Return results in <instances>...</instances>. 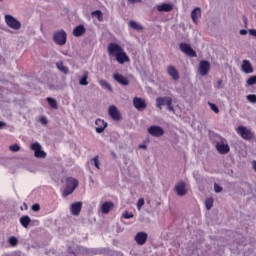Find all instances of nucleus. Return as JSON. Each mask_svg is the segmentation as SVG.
Masks as SVG:
<instances>
[{"label":"nucleus","instance_id":"nucleus-7","mask_svg":"<svg viewBox=\"0 0 256 256\" xmlns=\"http://www.w3.org/2000/svg\"><path fill=\"white\" fill-rule=\"evenodd\" d=\"M237 133L240 135V137H242V139H245L246 141H249L254 137L253 132H251V130L247 129L245 126H239L237 128Z\"/></svg>","mask_w":256,"mask_h":256},{"label":"nucleus","instance_id":"nucleus-39","mask_svg":"<svg viewBox=\"0 0 256 256\" xmlns=\"http://www.w3.org/2000/svg\"><path fill=\"white\" fill-rule=\"evenodd\" d=\"M247 99L250 103H256V95L255 94H249L247 96Z\"/></svg>","mask_w":256,"mask_h":256},{"label":"nucleus","instance_id":"nucleus-22","mask_svg":"<svg viewBox=\"0 0 256 256\" xmlns=\"http://www.w3.org/2000/svg\"><path fill=\"white\" fill-rule=\"evenodd\" d=\"M242 71L247 75L253 73V66L249 60H243L242 62Z\"/></svg>","mask_w":256,"mask_h":256},{"label":"nucleus","instance_id":"nucleus-32","mask_svg":"<svg viewBox=\"0 0 256 256\" xmlns=\"http://www.w3.org/2000/svg\"><path fill=\"white\" fill-rule=\"evenodd\" d=\"M166 106H167L168 111L175 113V108L173 107V98H168V100L166 102Z\"/></svg>","mask_w":256,"mask_h":256},{"label":"nucleus","instance_id":"nucleus-23","mask_svg":"<svg viewBox=\"0 0 256 256\" xmlns=\"http://www.w3.org/2000/svg\"><path fill=\"white\" fill-rule=\"evenodd\" d=\"M157 11L161 12H166L169 13L170 11H173V5L168 4V3H164V4H160L158 6H156Z\"/></svg>","mask_w":256,"mask_h":256},{"label":"nucleus","instance_id":"nucleus-21","mask_svg":"<svg viewBox=\"0 0 256 256\" xmlns=\"http://www.w3.org/2000/svg\"><path fill=\"white\" fill-rule=\"evenodd\" d=\"M115 204L113 202H104L101 206V212L107 215L110 211H113Z\"/></svg>","mask_w":256,"mask_h":256},{"label":"nucleus","instance_id":"nucleus-45","mask_svg":"<svg viewBox=\"0 0 256 256\" xmlns=\"http://www.w3.org/2000/svg\"><path fill=\"white\" fill-rule=\"evenodd\" d=\"M32 211H41V206L39 204H33L32 205Z\"/></svg>","mask_w":256,"mask_h":256},{"label":"nucleus","instance_id":"nucleus-46","mask_svg":"<svg viewBox=\"0 0 256 256\" xmlns=\"http://www.w3.org/2000/svg\"><path fill=\"white\" fill-rule=\"evenodd\" d=\"M40 122L42 123V125H47V123H48L47 118H45V117H41Z\"/></svg>","mask_w":256,"mask_h":256},{"label":"nucleus","instance_id":"nucleus-9","mask_svg":"<svg viewBox=\"0 0 256 256\" xmlns=\"http://www.w3.org/2000/svg\"><path fill=\"white\" fill-rule=\"evenodd\" d=\"M148 133L152 135V137H163V135H165V130H163L161 126H150L148 128Z\"/></svg>","mask_w":256,"mask_h":256},{"label":"nucleus","instance_id":"nucleus-42","mask_svg":"<svg viewBox=\"0 0 256 256\" xmlns=\"http://www.w3.org/2000/svg\"><path fill=\"white\" fill-rule=\"evenodd\" d=\"M143 205H145V199L140 198L137 202V209H141V207H143Z\"/></svg>","mask_w":256,"mask_h":256},{"label":"nucleus","instance_id":"nucleus-35","mask_svg":"<svg viewBox=\"0 0 256 256\" xmlns=\"http://www.w3.org/2000/svg\"><path fill=\"white\" fill-rule=\"evenodd\" d=\"M206 209H211L213 207V198H208L205 201Z\"/></svg>","mask_w":256,"mask_h":256},{"label":"nucleus","instance_id":"nucleus-16","mask_svg":"<svg viewBox=\"0 0 256 256\" xmlns=\"http://www.w3.org/2000/svg\"><path fill=\"white\" fill-rule=\"evenodd\" d=\"M175 191L179 197L187 195V184L185 182H180L175 186Z\"/></svg>","mask_w":256,"mask_h":256},{"label":"nucleus","instance_id":"nucleus-25","mask_svg":"<svg viewBox=\"0 0 256 256\" xmlns=\"http://www.w3.org/2000/svg\"><path fill=\"white\" fill-rule=\"evenodd\" d=\"M31 223V218L28 215L22 216L20 218V224L22 225V227H24L25 229H27V227H29V224Z\"/></svg>","mask_w":256,"mask_h":256},{"label":"nucleus","instance_id":"nucleus-13","mask_svg":"<svg viewBox=\"0 0 256 256\" xmlns=\"http://www.w3.org/2000/svg\"><path fill=\"white\" fill-rule=\"evenodd\" d=\"M81 209H83V202H74L70 206V212L75 217H77L81 213Z\"/></svg>","mask_w":256,"mask_h":256},{"label":"nucleus","instance_id":"nucleus-41","mask_svg":"<svg viewBox=\"0 0 256 256\" xmlns=\"http://www.w3.org/2000/svg\"><path fill=\"white\" fill-rule=\"evenodd\" d=\"M214 191H215V193H221L223 191V188L221 186H219V184L215 183Z\"/></svg>","mask_w":256,"mask_h":256},{"label":"nucleus","instance_id":"nucleus-50","mask_svg":"<svg viewBox=\"0 0 256 256\" xmlns=\"http://www.w3.org/2000/svg\"><path fill=\"white\" fill-rule=\"evenodd\" d=\"M5 122H2V121H0V129H3V127H5Z\"/></svg>","mask_w":256,"mask_h":256},{"label":"nucleus","instance_id":"nucleus-38","mask_svg":"<svg viewBox=\"0 0 256 256\" xmlns=\"http://www.w3.org/2000/svg\"><path fill=\"white\" fill-rule=\"evenodd\" d=\"M208 105H209L211 111H213V112L216 113V114L219 113V107H217L215 104L209 102Z\"/></svg>","mask_w":256,"mask_h":256},{"label":"nucleus","instance_id":"nucleus-53","mask_svg":"<svg viewBox=\"0 0 256 256\" xmlns=\"http://www.w3.org/2000/svg\"><path fill=\"white\" fill-rule=\"evenodd\" d=\"M240 33H247V30H240Z\"/></svg>","mask_w":256,"mask_h":256},{"label":"nucleus","instance_id":"nucleus-43","mask_svg":"<svg viewBox=\"0 0 256 256\" xmlns=\"http://www.w3.org/2000/svg\"><path fill=\"white\" fill-rule=\"evenodd\" d=\"M123 218L124 219H133V213H129V212H124L123 213Z\"/></svg>","mask_w":256,"mask_h":256},{"label":"nucleus","instance_id":"nucleus-14","mask_svg":"<svg viewBox=\"0 0 256 256\" xmlns=\"http://www.w3.org/2000/svg\"><path fill=\"white\" fill-rule=\"evenodd\" d=\"M113 79L116 80L119 85H123L124 87L129 85V78L123 76V74L115 73L113 74Z\"/></svg>","mask_w":256,"mask_h":256},{"label":"nucleus","instance_id":"nucleus-6","mask_svg":"<svg viewBox=\"0 0 256 256\" xmlns=\"http://www.w3.org/2000/svg\"><path fill=\"white\" fill-rule=\"evenodd\" d=\"M209 71H211V63L207 60H202L199 63L198 72L202 77L209 75Z\"/></svg>","mask_w":256,"mask_h":256},{"label":"nucleus","instance_id":"nucleus-44","mask_svg":"<svg viewBox=\"0 0 256 256\" xmlns=\"http://www.w3.org/2000/svg\"><path fill=\"white\" fill-rule=\"evenodd\" d=\"M216 88L217 89H223V80L222 79H218L216 82Z\"/></svg>","mask_w":256,"mask_h":256},{"label":"nucleus","instance_id":"nucleus-10","mask_svg":"<svg viewBox=\"0 0 256 256\" xmlns=\"http://www.w3.org/2000/svg\"><path fill=\"white\" fill-rule=\"evenodd\" d=\"M133 105L137 111H143L144 109H147V102H145V99L135 97L133 99Z\"/></svg>","mask_w":256,"mask_h":256},{"label":"nucleus","instance_id":"nucleus-55","mask_svg":"<svg viewBox=\"0 0 256 256\" xmlns=\"http://www.w3.org/2000/svg\"><path fill=\"white\" fill-rule=\"evenodd\" d=\"M3 1V0H0V2Z\"/></svg>","mask_w":256,"mask_h":256},{"label":"nucleus","instance_id":"nucleus-28","mask_svg":"<svg viewBox=\"0 0 256 256\" xmlns=\"http://www.w3.org/2000/svg\"><path fill=\"white\" fill-rule=\"evenodd\" d=\"M56 67L59 71H61V73H64L65 75H67V73H69V68H67L63 62H58L56 63Z\"/></svg>","mask_w":256,"mask_h":256},{"label":"nucleus","instance_id":"nucleus-33","mask_svg":"<svg viewBox=\"0 0 256 256\" xmlns=\"http://www.w3.org/2000/svg\"><path fill=\"white\" fill-rule=\"evenodd\" d=\"M9 150L12 151V153H17V151H21V146L13 144L9 147Z\"/></svg>","mask_w":256,"mask_h":256},{"label":"nucleus","instance_id":"nucleus-51","mask_svg":"<svg viewBox=\"0 0 256 256\" xmlns=\"http://www.w3.org/2000/svg\"><path fill=\"white\" fill-rule=\"evenodd\" d=\"M81 35H83V33H74L75 37H81Z\"/></svg>","mask_w":256,"mask_h":256},{"label":"nucleus","instance_id":"nucleus-34","mask_svg":"<svg viewBox=\"0 0 256 256\" xmlns=\"http://www.w3.org/2000/svg\"><path fill=\"white\" fill-rule=\"evenodd\" d=\"M73 33H85V26L79 25L74 28Z\"/></svg>","mask_w":256,"mask_h":256},{"label":"nucleus","instance_id":"nucleus-4","mask_svg":"<svg viewBox=\"0 0 256 256\" xmlns=\"http://www.w3.org/2000/svg\"><path fill=\"white\" fill-rule=\"evenodd\" d=\"M179 49L187 57H197V52H195L191 45L188 43H180Z\"/></svg>","mask_w":256,"mask_h":256},{"label":"nucleus","instance_id":"nucleus-3","mask_svg":"<svg viewBox=\"0 0 256 256\" xmlns=\"http://www.w3.org/2000/svg\"><path fill=\"white\" fill-rule=\"evenodd\" d=\"M216 151L220 155H227L229 151H231V148L229 147V144H227V140L225 138H221L220 141L216 142Z\"/></svg>","mask_w":256,"mask_h":256},{"label":"nucleus","instance_id":"nucleus-29","mask_svg":"<svg viewBox=\"0 0 256 256\" xmlns=\"http://www.w3.org/2000/svg\"><path fill=\"white\" fill-rule=\"evenodd\" d=\"M129 27L134 29V31H143V27L141 26V24H139L133 20L129 22Z\"/></svg>","mask_w":256,"mask_h":256},{"label":"nucleus","instance_id":"nucleus-30","mask_svg":"<svg viewBox=\"0 0 256 256\" xmlns=\"http://www.w3.org/2000/svg\"><path fill=\"white\" fill-rule=\"evenodd\" d=\"M46 101L49 103V105L52 109H58L57 100H55L54 98H51V97H47Z\"/></svg>","mask_w":256,"mask_h":256},{"label":"nucleus","instance_id":"nucleus-5","mask_svg":"<svg viewBox=\"0 0 256 256\" xmlns=\"http://www.w3.org/2000/svg\"><path fill=\"white\" fill-rule=\"evenodd\" d=\"M109 57H115L123 51V47L119 46L117 43H110L107 47Z\"/></svg>","mask_w":256,"mask_h":256},{"label":"nucleus","instance_id":"nucleus-27","mask_svg":"<svg viewBox=\"0 0 256 256\" xmlns=\"http://www.w3.org/2000/svg\"><path fill=\"white\" fill-rule=\"evenodd\" d=\"M92 17L94 20L101 22L103 21V12L96 10L92 12Z\"/></svg>","mask_w":256,"mask_h":256},{"label":"nucleus","instance_id":"nucleus-15","mask_svg":"<svg viewBox=\"0 0 256 256\" xmlns=\"http://www.w3.org/2000/svg\"><path fill=\"white\" fill-rule=\"evenodd\" d=\"M167 74L173 79V81H179V70L173 65L167 67Z\"/></svg>","mask_w":256,"mask_h":256},{"label":"nucleus","instance_id":"nucleus-49","mask_svg":"<svg viewBox=\"0 0 256 256\" xmlns=\"http://www.w3.org/2000/svg\"><path fill=\"white\" fill-rule=\"evenodd\" d=\"M252 167H253L254 171H256V160H254V161L252 162Z\"/></svg>","mask_w":256,"mask_h":256},{"label":"nucleus","instance_id":"nucleus-24","mask_svg":"<svg viewBox=\"0 0 256 256\" xmlns=\"http://www.w3.org/2000/svg\"><path fill=\"white\" fill-rule=\"evenodd\" d=\"M168 99H172L171 97H158L156 99V107L158 109H163V105H167Z\"/></svg>","mask_w":256,"mask_h":256},{"label":"nucleus","instance_id":"nucleus-48","mask_svg":"<svg viewBox=\"0 0 256 256\" xmlns=\"http://www.w3.org/2000/svg\"><path fill=\"white\" fill-rule=\"evenodd\" d=\"M138 147L139 149H147V145L145 144H140Z\"/></svg>","mask_w":256,"mask_h":256},{"label":"nucleus","instance_id":"nucleus-40","mask_svg":"<svg viewBox=\"0 0 256 256\" xmlns=\"http://www.w3.org/2000/svg\"><path fill=\"white\" fill-rule=\"evenodd\" d=\"M93 163H94V167H96V169H99V156H95L92 159Z\"/></svg>","mask_w":256,"mask_h":256},{"label":"nucleus","instance_id":"nucleus-20","mask_svg":"<svg viewBox=\"0 0 256 256\" xmlns=\"http://www.w3.org/2000/svg\"><path fill=\"white\" fill-rule=\"evenodd\" d=\"M191 19L193 23H195V25L199 23V21L201 20V8L196 7L194 10H192Z\"/></svg>","mask_w":256,"mask_h":256},{"label":"nucleus","instance_id":"nucleus-17","mask_svg":"<svg viewBox=\"0 0 256 256\" xmlns=\"http://www.w3.org/2000/svg\"><path fill=\"white\" fill-rule=\"evenodd\" d=\"M95 125H96V133H103V131H105V129H107V122H105V120L103 119H96L95 121Z\"/></svg>","mask_w":256,"mask_h":256},{"label":"nucleus","instance_id":"nucleus-52","mask_svg":"<svg viewBox=\"0 0 256 256\" xmlns=\"http://www.w3.org/2000/svg\"><path fill=\"white\" fill-rule=\"evenodd\" d=\"M252 37L255 39L256 38V33H251Z\"/></svg>","mask_w":256,"mask_h":256},{"label":"nucleus","instance_id":"nucleus-36","mask_svg":"<svg viewBox=\"0 0 256 256\" xmlns=\"http://www.w3.org/2000/svg\"><path fill=\"white\" fill-rule=\"evenodd\" d=\"M247 85H249V86L256 85V75L255 76H251L250 78H248Z\"/></svg>","mask_w":256,"mask_h":256},{"label":"nucleus","instance_id":"nucleus-18","mask_svg":"<svg viewBox=\"0 0 256 256\" xmlns=\"http://www.w3.org/2000/svg\"><path fill=\"white\" fill-rule=\"evenodd\" d=\"M148 235L145 232H138L135 236L137 245H145L147 243Z\"/></svg>","mask_w":256,"mask_h":256},{"label":"nucleus","instance_id":"nucleus-26","mask_svg":"<svg viewBox=\"0 0 256 256\" xmlns=\"http://www.w3.org/2000/svg\"><path fill=\"white\" fill-rule=\"evenodd\" d=\"M87 79H89V72L84 71V74L79 80V85H83V86L89 85V81Z\"/></svg>","mask_w":256,"mask_h":256},{"label":"nucleus","instance_id":"nucleus-8","mask_svg":"<svg viewBox=\"0 0 256 256\" xmlns=\"http://www.w3.org/2000/svg\"><path fill=\"white\" fill-rule=\"evenodd\" d=\"M32 151H34L35 157L38 159H45L47 157V153L45 151L41 150V144L39 142H35L31 145Z\"/></svg>","mask_w":256,"mask_h":256},{"label":"nucleus","instance_id":"nucleus-11","mask_svg":"<svg viewBox=\"0 0 256 256\" xmlns=\"http://www.w3.org/2000/svg\"><path fill=\"white\" fill-rule=\"evenodd\" d=\"M108 114L113 121H121V112H119V109H117L116 106H110L108 109Z\"/></svg>","mask_w":256,"mask_h":256},{"label":"nucleus","instance_id":"nucleus-12","mask_svg":"<svg viewBox=\"0 0 256 256\" xmlns=\"http://www.w3.org/2000/svg\"><path fill=\"white\" fill-rule=\"evenodd\" d=\"M53 39L56 45H65V43H67V34L56 33L54 34Z\"/></svg>","mask_w":256,"mask_h":256},{"label":"nucleus","instance_id":"nucleus-2","mask_svg":"<svg viewBox=\"0 0 256 256\" xmlns=\"http://www.w3.org/2000/svg\"><path fill=\"white\" fill-rule=\"evenodd\" d=\"M4 21L7 25V27H9L10 29H13L14 31H19V29H21L20 21L17 20V18H15L11 14H6L4 16Z\"/></svg>","mask_w":256,"mask_h":256},{"label":"nucleus","instance_id":"nucleus-31","mask_svg":"<svg viewBox=\"0 0 256 256\" xmlns=\"http://www.w3.org/2000/svg\"><path fill=\"white\" fill-rule=\"evenodd\" d=\"M99 85H101L103 89H108V91H113V88H111V84H109L105 80H99Z\"/></svg>","mask_w":256,"mask_h":256},{"label":"nucleus","instance_id":"nucleus-54","mask_svg":"<svg viewBox=\"0 0 256 256\" xmlns=\"http://www.w3.org/2000/svg\"><path fill=\"white\" fill-rule=\"evenodd\" d=\"M249 33H256V30H250Z\"/></svg>","mask_w":256,"mask_h":256},{"label":"nucleus","instance_id":"nucleus-37","mask_svg":"<svg viewBox=\"0 0 256 256\" xmlns=\"http://www.w3.org/2000/svg\"><path fill=\"white\" fill-rule=\"evenodd\" d=\"M9 243L12 247H15V245L19 243V240L17 239V237L12 236L9 238Z\"/></svg>","mask_w":256,"mask_h":256},{"label":"nucleus","instance_id":"nucleus-47","mask_svg":"<svg viewBox=\"0 0 256 256\" xmlns=\"http://www.w3.org/2000/svg\"><path fill=\"white\" fill-rule=\"evenodd\" d=\"M128 1H129V3H132V4L141 3V0H128Z\"/></svg>","mask_w":256,"mask_h":256},{"label":"nucleus","instance_id":"nucleus-19","mask_svg":"<svg viewBox=\"0 0 256 256\" xmlns=\"http://www.w3.org/2000/svg\"><path fill=\"white\" fill-rule=\"evenodd\" d=\"M116 61L120 64L123 65L125 63H129L130 59L127 53H125V50H122L117 56H116Z\"/></svg>","mask_w":256,"mask_h":256},{"label":"nucleus","instance_id":"nucleus-1","mask_svg":"<svg viewBox=\"0 0 256 256\" xmlns=\"http://www.w3.org/2000/svg\"><path fill=\"white\" fill-rule=\"evenodd\" d=\"M77 187H79V180L73 177L66 178V188L63 191V196L69 197V195H71V193H73Z\"/></svg>","mask_w":256,"mask_h":256}]
</instances>
